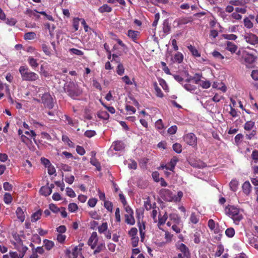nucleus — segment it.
Here are the masks:
<instances>
[{"instance_id":"69168bd1","label":"nucleus","mask_w":258,"mask_h":258,"mask_svg":"<svg viewBox=\"0 0 258 258\" xmlns=\"http://www.w3.org/2000/svg\"><path fill=\"white\" fill-rule=\"evenodd\" d=\"M96 134V133L94 131L92 130H88L85 132V136L88 138H91L94 136Z\"/></svg>"},{"instance_id":"20e7f679","label":"nucleus","mask_w":258,"mask_h":258,"mask_svg":"<svg viewBox=\"0 0 258 258\" xmlns=\"http://www.w3.org/2000/svg\"><path fill=\"white\" fill-rule=\"evenodd\" d=\"M184 142L188 145L192 146H197V138L193 133H188L183 136Z\"/></svg>"},{"instance_id":"774afa93","label":"nucleus","mask_w":258,"mask_h":258,"mask_svg":"<svg viewBox=\"0 0 258 258\" xmlns=\"http://www.w3.org/2000/svg\"><path fill=\"white\" fill-rule=\"evenodd\" d=\"M252 78L255 81H258V71L253 70L251 74Z\"/></svg>"},{"instance_id":"0eeeda50","label":"nucleus","mask_w":258,"mask_h":258,"mask_svg":"<svg viewBox=\"0 0 258 258\" xmlns=\"http://www.w3.org/2000/svg\"><path fill=\"white\" fill-rule=\"evenodd\" d=\"M244 39L248 43L255 45L258 44V37L251 33L246 34L244 36Z\"/></svg>"},{"instance_id":"a19ab883","label":"nucleus","mask_w":258,"mask_h":258,"mask_svg":"<svg viewBox=\"0 0 258 258\" xmlns=\"http://www.w3.org/2000/svg\"><path fill=\"white\" fill-rule=\"evenodd\" d=\"M69 51L73 54H75L78 56H82L83 55L84 53L81 50L76 49V48H71L69 50Z\"/></svg>"},{"instance_id":"79ce46f5","label":"nucleus","mask_w":258,"mask_h":258,"mask_svg":"<svg viewBox=\"0 0 258 258\" xmlns=\"http://www.w3.org/2000/svg\"><path fill=\"white\" fill-rule=\"evenodd\" d=\"M98 116L104 119H107L109 118L108 113L105 111H101L98 113Z\"/></svg>"},{"instance_id":"f03ea898","label":"nucleus","mask_w":258,"mask_h":258,"mask_svg":"<svg viewBox=\"0 0 258 258\" xmlns=\"http://www.w3.org/2000/svg\"><path fill=\"white\" fill-rule=\"evenodd\" d=\"M63 90L69 96L74 99L82 93V90L73 82L66 83L63 87Z\"/></svg>"},{"instance_id":"412c9836","label":"nucleus","mask_w":258,"mask_h":258,"mask_svg":"<svg viewBox=\"0 0 258 258\" xmlns=\"http://www.w3.org/2000/svg\"><path fill=\"white\" fill-rule=\"evenodd\" d=\"M187 48L194 56L200 57L201 56L200 53L195 46L189 45L187 46Z\"/></svg>"},{"instance_id":"864d4df0","label":"nucleus","mask_w":258,"mask_h":258,"mask_svg":"<svg viewBox=\"0 0 258 258\" xmlns=\"http://www.w3.org/2000/svg\"><path fill=\"white\" fill-rule=\"evenodd\" d=\"M104 206L108 211L112 212V204L110 202L105 201L104 203Z\"/></svg>"},{"instance_id":"a878e982","label":"nucleus","mask_w":258,"mask_h":258,"mask_svg":"<svg viewBox=\"0 0 258 258\" xmlns=\"http://www.w3.org/2000/svg\"><path fill=\"white\" fill-rule=\"evenodd\" d=\"M42 215L41 211L40 210H38L34 213L31 217V221L32 222H35L38 220Z\"/></svg>"},{"instance_id":"a211bd4d","label":"nucleus","mask_w":258,"mask_h":258,"mask_svg":"<svg viewBox=\"0 0 258 258\" xmlns=\"http://www.w3.org/2000/svg\"><path fill=\"white\" fill-rule=\"evenodd\" d=\"M27 61L29 65L33 69L37 68L39 65L37 62V59L33 58L32 56H29L28 58Z\"/></svg>"},{"instance_id":"473e14b6","label":"nucleus","mask_w":258,"mask_h":258,"mask_svg":"<svg viewBox=\"0 0 258 258\" xmlns=\"http://www.w3.org/2000/svg\"><path fill=\"white\" fill-rule=\"evenodd\" d=\"M43 242L45 248L48 250H50L54 246V243L52 241L45 239Z\"/></svg>"},{"instance_id":"2f4dec72","label":"nucleus","mask_w":258,"mask_h":258,"mask_svg":"<svg viewBox=\"0 0 258 258\" xmlns=\"http://www.w3.org/2000/svg\"><path fill=\"white\" fill-rule=\"evenodd\" d=\"M24 37L25 40H33L36 38V34L33 32H28L25 34Z\"/></svg>"},{"instance_id":"cd10ccee","label":"nucleus","mask_w":258,"mask_h":258,"mask_svg":"<svg viewBox=\"0 0 258 258\" xmlns=\"http://www.w3.org/2000/svg\"><path fill=\"white\" fill-rule=\"evenodd\" d=\"M229 4L232 6H244L246 4L245 0H232L229 2Z\"/></svg>"},{"instance_id":"338daca9","label":"nucleus","mask_w":258,"mask_h":258,"mask_svg":"<svg viewBox=\"0 0 258 258\" xmlns=\"http://www.w3.org/2000/svg\"><path fill=\"white\" fill-rule=\"evenodd\" d=\"M97 202V200L95 198L90 199L88 202V205L91 207H94L95 206Z\"/></svg>"},{"instance_id":"c756f323","label":"nucleus","mask_w":258,"mask_h":258,"mask_svg":"<svg viewBox=\"0 0 258 258\" xmlns=\"http://www.w3.org/2000/svg\"><path fill=\"white\" fill-rule=\"evenodd\" d=\"M174 61L179 63H181L183 59V55L179 52H177L174 56Z\"/></svg>"},{"instance_id":"5fc2aeb1","label":"nucleus","mask_w":258,"mask_h":258,"mask_svg":"<svg viewBox=\"0 0 258 258\" xmlns=\"http://www.w3.org/2000/svg\"><path fill=\"white\" fill-rule=\"evenodd\" d=\"M224 251L223 246L221 244L218 246V250L215 253V256L217 257L220 256Z\"/></svg>"},{"instance_id":"c9c22d12","label":"nucleus","mask_w":258,"mask_h":258,"mask_svg":"<svg viewBox=\"0 0 258 258\" xmlns=\"http://www.w3.org/2000/svg\"><path fill=\"white\" fill-rule=\"evenodd\" d=\"M208 225L211 230H214L215 233L218 232V231L216 229V224L213 220L210 219L208 221Z\"/></svg>"},{"instance_id":"de8ad7c7","label":"nucleus","mask_w":258,"mask_h":258,"mask_svg":"<svg viewBox=\"0 0 258 258\" xmlns=\"http://www.w3.org/2000/svg\"><path fill=\"white\" fill-rule=\"evenodd\" d=\"M167 218L168 215L167 213L165 212L163 216L159 217V224L161 225L164 224Z\"/></svg>"},{"instance_id":"58836bf2","label":"nucleus","mask_w":258,"mask_h":258,"mask_svg":"<svg viewBox=\"0 0 258 258\" xmlns=\"http://www.w3.org/2000/svg\"><path fill=\"white\" fill-rule=\"evenodd\" d=\"M254 125V122L253 121H248L245 123L244 128L246 131H250L252 130Z\"/></svg>"},{"instance_id":"e2e57ef3","label":"nucleus","mask_w":258,"mask_h":258,"mask_svg":"<svg viewBox=\"0 0 258 258\" xmlns=\"http://www.w3.org/2000/svg\"><path fill=\"white\" fill-rule=\"evenodd\" d=\"M89 214L91 218L96 220H99L100 218V216L97 214L95 211H91L89 212Z\"/></svg>"},{"instance_id":"ddd939ff","label":"nucleus","mask_w":258,"mask_h":258,"mask_svg":"<svg viewBox=\"0 0 258 258\" xmlns=\"http://www.w3.org/2000/svg\"><path fill=\"white\" fill-rule=\"evenodd\" d=\"M39 192L41 195L47 197L51 194L52 190L49 189L48 186H43L40 188Z\"/></svg>"},{"instance_id":"9d476101","label":"nucleus","mask_w":258,"mask_h":258,"mask_svg":"<svg viewBox=\"0 0 258 258\" xmlns=\"http://www.w3.org/2000/svg\"><path fill=\"white\" fill-rule=\"evenodd\" d=\"M27 250V248L26 247H23L22 252L11 251L9 253L10 256L11 258H23Z\"/></svg>"},{"instance_id":"1a4fd4ad","label":"nucleus","mask_w":258,"mask_h":258,"mask_svg":"<svg viewBox=\"0 0 258 258\" xmlns=\"http://www.w3.org/2000/svg\"><path fill=\"white\" fill-rule=\"evenodd\" d=\"M176 246L177 249H178L181 253L184 256H188L189 254L188 248L183 243H177Z\"/></svg>"},{"instance_id":"0e129e2a","label":"nucleus","mask_w":258,"mask_h":258,"mask_svg":"<svg viewBox=\"0 0 258 258\" xmlns=\"http://www.w3.org/2000/svg\"><path fill=\"white\" fill-rule=\"evenodd\" d=\"M232 18L236 20H239L242 19V16L236 12L233 13L230 16L229 18Z\"/></svg>"},{"instance_id":"603ef678","label":"nucleus","mask_w":258,"mask_h":258,"mask_svg":"<svg viewBox=\"0 0 258 258\" xmlns=\"http://www.w3.org/2000/svg\"><path fill=\"white\" fill-rule=\"evenodd\" d=\"M173 149L177 153H180L182 151L181 146L178 143H175L173 145Z\"/></svg>"},{"instance_id":"f704fd0d","label":"nucleus","mask_w":258,"mask_h":258,"mask_svg":"<svg viewBox=\"0 0 258 258\" xmlns=\"http://www.w3.org/2000/svg\"><path fill=\"white\" fill-rule=\"evenodd\" d=\"M108 229V225L106 222L103 223L98 227V232L100 233H104Z\"/></svg>"},{"instance_id":"39448f33","label":"nucleus","mask_w":258,"mask_h":258,"mask_svg":"<svg viewBox=\"0 0 258 258\" xmlns=\"http://www.w3.org/2000/svg\"><path fill=\"white\" fill-rule=\"evenodd\" d=\"M42 103L44 105L48 108L51 109L53 107V99L51 95L48 93L44 94L41 98Z\"/></svg>"},{"instance_id":"4d7b16f0","label":"nucleus","mask_w":258,"mask_h":258,"mask_svg":"<svg viewBox=\"0 0 258 258\" xmlns=\"http://www.w3.org/2000/svg\"><path fill=\"white\" fill-rule=\"evenodd\" d=\"M144 207L147 210H150L152 208V205L149 197L144 201Z\"/></svg>"},{"instance_id":"393cba45","label":"nucleus","mask_w":258,"mask_h":258,"mask_svg":"<svg viewBox=\"0 0 258 258\" xmlns=\"http://www.w3.org/2000/svg\"><path fill=\"white\" fill-rule=\"evenodd\" d=\"M238 181L237 180L233 179L230 182L229 186L232 190L235 191L238 189Z\"/></svg>"},{"instance_id":"f8f14e48","label":"nucleus","mask_w":258,"mask_h":258,"mask_svg":"<svg viewBox=\"0 0 258 258\" xmlns=\"http://www.w3.org/2000/svg\"><path fill=\"white\" fill-rule=\"evenodd\" d=\"M127 35L134 42H136L139 35V32L137 31L129 30L127 32Z\"/></svg>"},{"instance_id":"09e8293b","label":"nucleus","mask_w":258,"mask_h":258,"mask_svg":"<svg viewBox=\"0 0 258 258\" xmlns=\"http://www.w3.org/2000/svg\"><path fill=\"white\" fill-rule=\"evenodd\" d=\"M212 54L215 58L221 60V59H224V58L223 55H222L219 52H218L216 50H214L212 53Z\"/></svg>"},{"instance_id":"4468645a","label":"nucleus","mask_w":258,"mask_h":258,"mask_svg":"<svg viewBox=\"0 0 258 258\" xmlns=\"http://www.w3.org/2000/svg\"><path fill=\"white\" fill-rule=\"evenodd\" d=\"M113 148L115 151H121L122 150L124 146V144L121 141H115L113 143Z\"/></svg>"},{"instance_id":"49530a36","label":"nucleus","mask_w":258,"mask_h":258,"mask_svg":"<svg viewBox=\"0 0 258 258\" xmlns=\"http://www.w3.org/2000/svg\"><path fill=\"white\" fill-rule=\"evenodd\" d=\"M183 87L185 90L190 92L195 91L196 89V87L195 85H191L188 83L184 84L183 85Z\"/></svg>"},{"instance_id":"e433bc0d","label":"nucleus","mask_w":258,"mask_h":258,"mask_svg":"<svg viewBox=\"0 0 258 258\" xmlns=\"http://www.w3.org/2000/svg\"><path fill=\"white\" fill-rule=\"evenodd\" d=\"M82 19H80L79 18H75L73 19V26L75 31L78 30L80 22H81Z\"/></svg>"},{"instance_id":"f3484780","label":"nucleus","mask_w":258,"mask_h":258,"mask_svg":"<svg viewBox=\"0 0 258 258\" xmlns=\"http://www.w3.org/2000/svg\"><path fill=\"white\" fill-rule=\"evenodd\" d=\"M242 187L245 194L247 195L250 192L251 186L249 181L244 182Z\"/></svg>"},{"instance_id":"6ab92c4d","label":"nucleus","mask_w":258,"mask_h":258,"mask_svg":"<svg viewBox=\"0 0 258 258\" xmlns=\"http://www.w3.org/2000/svg\"><path fill=\"white\" fill-rule=\"evenodd\" d=\"M125 222L131 225H133L135 223V219L133 216V214L125 215Z\"/></svg>"},{"instance_id":"37998d69","label":"nucleus","mask_w":258,"mask_h":258,"mask_svg":"<svg viewBox=\"0 0 258 258\" xmlns=\"http://www.w3.org/2000/svg\"><path fill=\"white\" fill-rule=\"evenodd\" d=\"M124 72V69L123 65L121 63H119L117 67L116 73L118 75L121 76L123 74Z\"/></svg>"},{"instance_id":"9b49d317","label":"nucleus","mask_w":258,"mask_h":258,"mask_svg":"<svg viewBox=\"0 0 258 258\" xmlns=\"http://www.w3.org/2000/svg\"><path fill=\"white\" fill-rule=\"evenodd\" d=\"M226 49L232 53H235L237 49V46L233 42L227 41Z\"/></svg>"},{"instance_id":"8fccbe9b","label":"nucleus","mask_w":258,"mask_h":258,"mask_svg":"<svg viewBox=\"0 0 258 258\" xmlns=\"http://www.w3.org/2000/svg\"><path fill=\"white\" fill-rule=\"evenodd\" d=\"M68 209L70 212H74L78 209V206L75 203H70L68 206Z\"/></svg>"},{"instance_id":"3c124183","label":"nucleus","mask_w":258,"mask_h":258,"mask_svg":"<svg viewBox=\"0 0 258 258\" xmlns=\"http://www.w3.org/2000/svg\"><path fill=\"white\" fill-rule=\"evenodd\" d=\"M249 244L258 250V242L256 239L253 237L249 240Z\"/></svg>"},{"instance_id":"5701e85b","label":"nucleus","mask_w":258,"mask_h":258,"mask_svg":"<svg viewBox=\"0 0 258 258\" xmlns=\"http://www.w3.org/2000/svg\"><path fill=\"white\" fill-rule=\"evenodd\" d=\"M112 11V8L106 4L103 5L98 9V11L103 13L104 12H110Z\"/></svg>"},{"instance_id":"aec40b11","label":"nucleus","mask_w":258,"mask_h":258,"mask_svg":"<svg viewBox=\"0 0 258 258\" xmlns=\"http://www.w3.org/2000/svg\"><path fill=\"white\" fill-rule=\"evenodd\" d=\"M169 218L171 220L173 221V222L176 224H179L180 222V218L176 214H171L169 215Z\"/></svg>"},{"instance_id":"dca6fc26","label":"nucleus","mask_w":258,"mask_h":258,"mask_svg":"<svg viewBox=\"0 0 258 258\" xmlns=\"http://www.w3.org/2000/svg\"><path fill=\"white\" fill-rule=\"evenodd\" d=\"M190 164L194 167L201 168L204 167L206 165L202 161L199 160H193L190 162Z\"/></svg>"},{"instance_id":"4be33fe9","label":"nucleus","mask_w":258,"mask_h":258,"mask_svg":"<svg viewBox=\"0 0 258 258\" xmlns=\"http://www.w3.org/2000/svg\"><path fill=\"white\" fill-rule=\"evenodd\" d=\"M177 23L178 25H184L186 24H187L189 22H190L192 21V19L191 18H187V17H184V18H181L177 20Z\"/></svg>"},{"instance_id":"b1692460","label":"nucleus","mask_w":258,"mask_h":258,"mask_svg":"<svg viewBox=\"0 0 258 258\" xmlns=\"http://www.w3.org/2000/svg\"><path fill=\"white\" fill-rule=\"evenodd\" d=\"M154 87L156 95L158 97L162 98L163 97V94L160 88L158 86V84L156 82L154 83Z\"/></svg>"},{"instance_id":"4c0bfd02","label":"nucleus","mask_w":258,"mask_h":258,"mask_svg":"<svg viewBox=\"0 0 258 258\" xmlns=\"http://www.w3.org/2000/svg\"><path fill=\"white\" fill-rule=\"evenodd\" d=\"M244 25L245 27L250 29L253 27V23L248 18H245L243 20Z\"/></svg>"},{"instance_id":"7ed1b4c3","label":"nucleus","mask_w":258,"mask_h":258,"mask_svg":"<svg viewBox=\"0 0 258 258\" xmlns=\"http://www.w3.org/2000/svg\"><path fill=\"white\" fill-rule=\"evenodd\" d=\"M19 72L23 81L33 82L39 78V76L36 73L30 71L26 66H21L19 68Z\"/></svg>"},{"instance_id":"6e6d98bb","label":"nucleus","mask_w":258,"mask_h":258,"mask_svg":"<svg viewBox=\"0 0 258 258\" xmlns=\"http://www.w3.org/2000/svg\"><path fill=\"white\" fill-rule=\"evenodd\" d=\"M251 157L255 163H258V151L254 150L251 154Z\"/></svg>"},{"instance_id":"bf43d9fd","label":"nucleus","mask_w":258,"mask_h":258,"mask_svg":"<svg viewBox=\"0 0 258 258\" xmlns=\"http://www.w3.org/2000/svg\"><path fill=\"white\" fill-rule=\"evenodd\" d=\"M66 192L68 196L71 198H74L76 197V194L74 191L70 187L66 188Z\"/></svg>"},{"instance_id":"a18cd8bd","label":"nucleus","mask_w":258,"mask_h":258,"mask_svg":"<svg viewBox=\"0 0 258 258\" xmlns=\"http://www.w3.org/2000/svg\"><path fill=\"white\" fill-rule=\"evenodd\" d=\"M223 37L225 39L235 40L237 38V36L233 34H223Z\"/></svg>"},{"instance_id":"c85d7f7f","label":"nucleus","mask_w":258,"mask_h":258,"mask_svg":"<svg viewBox=\"0 0 258 258\" xmlns=\"http://www.w3.org/2000/svg\"><path fill=\"white\" fill-rule=\"evenodd\" d=\"M170 26L167 20H165L163 24V31L164 33L168 34L170 31Z\"/></svg>"},{"instance_id":"bb28decb","label":"nucleus","mask_w":258,"mask_h":258,"mask_svg":"<svg viewBox=\"0 0 258 258\" xmlns=\"http://www.w3.org/2000/svg\"><path fill=\"white\" fill-rule=\"evenodd\" d=\"M190 222L192 224H197L199 221V216L195 213H192L189 218Z\"/></svg>"},{"instance_id":"052dcab7","label":"nucleus","mask_w":258,"mask_h":258,"mask_svg":"<svg viewBox=\"0 0 258 258\" xmlns=\"http://www.w3.org/2000/svg\"><path fill=\"white\" fill-rule=\"evenodd\" d=\"M42 48L43 52L45 53L46 55L48 56H50L51 55V52L49 50V47L46 44H43L42 45Z\"/></svg>"},{"instance_id":"423d86ee","label":"nucleus","mask_w":258,"mask_h":258,"mask_svg":"<svg viewBox=\"0 0 258 258\" xmlns=\"http://www.w3.org/2000/svg\"><path fill=\"white\" fill-rule=\"evenodd\" d=\"M161 197L166 201L173 202V195L172 192L168 189H161L160 191Z\"/></svg>"},{"instance_id":"7c9ffc66","label":"nucleus","mask_w":258,"mask_h":258,"mask_svg":"<svg viewBox=\"0 0 258 258\" xmlns=\"http://www.w3.org/2000/svg\"><path fill=\"white\" fill-rule=\"evenodd\" d=\"M244 61L248 64H252L255 61V58L251 54H247L244 57Z\"/></svg>"},{"instance_id":"6e6552de","label":"nucleus","mask_w":258,"mask_h":258,"mask_svg":"<svg viewBox=\"0 0 258 258\" xmlns=\"http://www.w3.org/2000/svg\"><path fill=\"white\" fill-rule=\"evenodd\" d=\"M98 241L97 234L96 232H93L88 240V244L93 249L96 247Z\"/></svg>"},{"instance_id":"13d9d810","label":"nucleus","mask_w":258,"mask_h":258,"mask_svg":"<svg viewBox=\"0 0 258 258\" xmlns=\"http://www.w3.org/2000/svg\"><path fill=\"white\" fill-rule=\"evenodd\" d=\"M90 162L93 165L96 167L98 171L101 170L100 164L95 159H91Z\"/></svg>"},{"instance_id":"f257e3e1","label":"nucleus","mask_w":258,"mask_h":258,"mask_svg":"<svg viewBox=\"0 0 258 258\" xmlns=\"http://www.w3.org/2000/svg\"><path fill=\"white\" fill-rule=\"evenodd\" d=\"M225 213L233 220L234 223L238 224L243 218V210L234 206L228 205L225 208Z\"/></svg>"},{"instance_id":"2eb2a0df","label":"nucleus","mask_w":258,"mask_h":258,"mask_svg":"<svg viewBox=\"0 0 258 258\" xmlns=\"http://www.w3.org/2000/svg\"><path fill=\"white\" fill-rule=\"evenodd\" d=\"M16 215L18 219L21 222H23L25 220V215L23 211L20 207H18L16 211Z\"/></svg>"},{"instance_id":"c03bdc74","label":"nucleus","mask_w":258,"mask_h":258,"mask_svg":"<svg viewBox=\"0 0 258 258\" xmlns=\"http://www.w3.org/2000/svg\"><path fill=\"white\" fill-rule=\"evenodd\" d=\"M105 248V244L103 243L99 244L96 247V248L95 249V250L93 252L94 254H96L100 252H101L102 250H103V249Z\"/></svg>"},{"instance_id":"680f3d73","label":"nucleus","mask_w":258,"mask_h":258,"mask_svg":"<svg viewBox=\"0 0 258 258\" xmlns=\"http://www.w3.org/2000/svg\"><path fill=\"white\" fill-rule=\"evenodd\" d=\"M183 196V193L181 191L177 192V195H173V202H179Z\"/></svg>"},{"instance_id":"ea45409f","label":"nucleus","mask_w":258,"mask_h":258,"mask_svg":"<svg viewBox=\"0 0 258 258\" xmlns=\"http://www.w3.org/2000/svg\"><path fill=\"white\" fill-rule=\"evenodd\" d=\"M4 202L7 204H9L12 202V197L10 194L6 193L4 197Z\"/></svg>"},{"instance_id":"72a5a7b5","label":"nucleus","mask_w":258,"mask_h":258,"mask_svg":"<svg viewBox=\"0 0 258 258\" xmlns=\"http://www.w3.org/2000/svg\"><path fill=\"white\" fill-rule=\"evenodd\" d=\"M235 233V230L234 228L232 227L227 228L225 231L226 235L229 238L233 237L234 236Z\"/></svg>"}]
</instances>
